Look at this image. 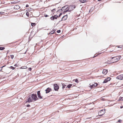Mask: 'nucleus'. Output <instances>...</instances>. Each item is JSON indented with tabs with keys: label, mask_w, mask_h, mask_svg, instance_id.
Here are the masks:
<instances>
[{
	"label": "nucleus",
	"mask_w": 123,
	"mask_h": 123,
	"mask_svg": "<svg viewBox=\"0 0 123 123\" xmlns=\"http://www.w3.org/2000/svg\"><path fill=\"white\" fill-rule=\"evenodd\" d=\"M31 97L32 98L33 100L34 101H35L38 99L36 94H32L31 95Z\"/></svg>",
	"instance_id": "f257e3e1"
},
{
	"label": "nucleus",
	"mask_w": 123,
	"mask_h": 123,
	"mask_svg": "<svg viewBox=\"0 0 123 123\" xmlns=\"http://www.w3.org/2000/svg\"><path fill=\"white\" fill-rule=\"evenodd\" d=\"M121 55H119L116 57H112L111 59H113L115 61V62H116L119 60L121 58Z\"/></svg>",
	"instance_id": "f03ea898"
},
{
	"label": "nucleus",
	"mask_w": 123,
	"mask_h": 123,
	"mask_svg": "<svg viewBox=\"0 0 123 123\" xmlns=\"http://www.w3.org/2000/svg\"><path fill=\"white\" fill-rule=\"evenodd\" d=\"M105 109H103L99 111L98 112V114L99 116H101L103 115L105 113Z\"/></svg>",
	"instance_id": "7ed1b4c3"
},
{
	"label": "nucleus",
	"mask_w": 123,
	"mask_h": 123,
	"mask_svg": "<svg viewBox=\"0 0 123 123\" xmlns=\"http://www.w3.org/2000/svg\"><path fill=\"white\" fill-rule=\"evenodd\" d=\"M76 6L75 5H73L70 6L68 7V9L69 10V12L73 10L75 8Z\"/></svg>",
	"instance_id": "20e7f679"
},
{
	"label": "nucleus",
	"mask_w": 123,
	"mask_h": 123,
	"mask_svg": "<svg viewBox=\"0 0 123 123\" xmlns=\"http://www.w3.org/2000/svg\"><path fill=\"white\" fill-rule=\"evenodd\" d=\"M54 88L55 91H57L59 88V86H58L57 84H55L54 85Z\"/></svg>",
	"instance_id": "39448f33"
},
{
	"label": "nucleus",
	"mask_w": 123,
	"mask_h": 123,
	"mask_svg": "<svg viewBox=\"0 0 123 123\" xmlns=\"http://www.w3.org/2000/svg\"><path fill=\"white\" fill-rule=\"evenodd\" d=\"M58 16L57 15H55L50 18V19L52 20H54L55 19H57Z\"/></svg>",
	"instance_id": "423d86ee"
},
{
	"label": "nucleus",
	"mask_w": 123,
	"mask_h": 123,
	"mask_svg": "<svg viewBox=\"0 0 123 123\" xmlns=\"http://www.w3.org/2000/svg\"><path fill=\"white\" fill-rule=\"evenodd\" d=\"M37 95L38 98L40 99H42L43 98L42 96L41 95L40 93V91H38L37 92Z\"/></svg>",
	"instance_id": "0eeeda50"
},
{
	"label": "nucleus",
	"mask_w": 123,
	"mask_h": 123,
	"mask_svg": "<svg viewBox=\"0 0 123 123\" xmlns=\"http://www.w3.org/2000/svg\"><path fill=\"white\" fill-rule=\"evenodd\" d=\"M116 78L117 79L122 80L123 79V74H121L117 77Z\"/></svg>",
	"instance_id": "6e6552de"
},
{
	"label": "nucleus",
	"mask_w": 123,
	"mask_h": 123,
	"mask_svg": "<svg viewBox=\"0 0 123 123\" xmlns=\"http://www.w3.org/2000/svg\"><path fill=\"white\" fill-rule=\"evenodd\" d=\"M110 78L108 77L107 78H106L104 80L103 83H105L107 82L108 81H110Z\"/></svg>",
	"instance_id": "1a4fd4ad"
},
{
	"label": "nucleus",
	"mask_w": 123,
	"mask_h": 123,
	"mask_svg": "<svg viewBox=\"0 0 123 123\" xmlns=\"http://www.w3.org/2000/svg\"><path fill=\"white\" fill-rule=\"evenodd\" d=\"M67 18L68 16L67 15H64L62 18L61 20V21L63 20L64 21L66 20L67 19Z\"/></svg>",
	"instance_id": "9d476101"
},
{
	"label": "nucleus",
	"mask_w": 123,
	"mask_h": 123,
	"mask_svg": "<svg viewBox=\"0 0 123 123\" xmlns=\"http://www.w3.org/2000/svg\"><path fill=\"white\" fill-rule=\"evenodd\" d=\"M51 90V89L49 87L47 88L45 90L46 92V93H49L50 92Z\"/></svg>",
	"instance_id": "9b49d317"
},
{
	"label": "nucleus",
	"mask_w": 123,
	"mask_h": 123,
	"mask_svg": "<svg viewBox=\"0 0 123 123\" xmlns=\"http://www.w3.org/2000/svg\"><path fill=\"white\" fill-rule=\"evenodd\" d=\"M108 72V70L106 69H104L103 70L102 73L105 75H106Z\"/></svg>",
	"instance_id": "f8f14e48"
},
{
	"label": "nucleus",
	"mask_w": 123,
	"mask_h": 123,
	"mask_svg": "<svg viewBox=\"0 0 123 123\" xmlns=\"http://www.w3.org/2000/svg\"><path fill=\"white\" fill-rule=\"evenodd\" d=\"M20 8V7L18 5H15L14 7V8L15 9L18 10Z\"/></svg>",
	"instance_id": "ddd939ff"
},
{
	"label": "nucleus",
	"mask_w": 123,
	"mask_h": 123,
	"mask_svg": "<svg viewBox=\"0 0 123 123\" xmlns=\"http://www.w3.org/2000/svg\"><path fill=\"white\" fill-rule=\"evenodd\" d=\"M33 99L31 97H29L28 99V101H27L29 102H32L33 101Z\"/></svg>",
	"instance_id": "4468645a"
},
{
	"label": "nucleus",
	"mask_w": 123,
	"mask_h": 123,
	"mask_svg": "<svg viewBox=\"0 0 123 123\" xmlns=\"http://www.w3.org/2000/svg\"><path fill=\"white\" fill-rule=\"evenodd\" d=\"M90 86H91V88H93L97 86V84L96 83H95L94 84H93L92 85H90Z\"/></svg>",
	"instance_id": "2eb2a0df"
},
{
	"label": "nucleus",
	"mask_w": 123,
	"mask_h": 123,
	"mask_svg": "<svg viewBox=\"0 0 123 123\" xmlns=\"http://www.w3.org/2000/svg\"><path fill=\"white\" fill-rule=\"evenodd\" d=\"M68 6H64L62 7L63 11H65L68 8Z\"/></svg>",
	"instance_id": "dca6fc26"
},
{
	"label": "nucleus",
	"mask_w": 123,
	"mask_h": 123,
	"mask_svg": "<svg viewBox=\"0 0 123 123\" xmlns=\"http://www.w3.org/2000/svg\"><path fill=\"white\" fill-rule=\"evenodd\" d=\"M80 2L82 3H84L87 2V0H79Z\"/></svg>",
	"instance_id": "f3484780"
},
{
	"label": "nucleus",
	"mask_w": 123,
	"mask_h": 123,
	"mask_svg": "<svg viewBox=\"0 0 123 123\" xmlns=\"http://www.w3.org/2000/svg\"><path fill=\"white\" fill-rule=\"evenodd\" d=\"M123 100V97H120L118 100V101H122Z\"/></svg>",
	"instance_id": "a211bd4d"
},
{
	"label": "nucleus",
	"mask_w": 123,
	"mask_h": 123,
	"mask_svg": "<svg viewBox=\"0 0 123 123\" xmlns=\"http://www.w3.org/2000/svg\"><path fill=\"white\" fill-rule=\"evenodd\" d=\"M62 89H64L65 88V86H66V85L64 83L62 84Z\"/></svg>",
	"instance_id": "6ab92c4d"
},
{
	"label": "nucleus",
	"mask_w": 123,
	"mask_h": 123,
	"mask_svg": "<svg viewBox=\"0 0 123 123\" xmlns=\"http://www.w3.org/2000/svg\"><path fill=\"white\" fill-rule=\"evenodd\" d=\"M69 12V9L68 8L67 10H65V11L63 12V14H65L66 12H67L68 11Z\"/></svg>",
	"instance_id": "aec40b11"
},
{
	"label": "nucleus",
	"mask_w": 123,
	"mask_h": 123,
	"mask_svg": "<svg viewBox=\"0 0 123 123\" xmlns=\"http://www.w3.org/2000/svg\"><path fill=\"white\" fill-rule=\"evenodd\" d=\"M72 86V84H70L68 85L67 86V87H66V88L68 87V88H70L71 87V86Z\"/></svg>",
	"instance_id": "412c9836"
},
{
	"label": "nucleus",
	"mask_w": 123,
	"mask_h": 123,
	"mask_svg": "<svg viewBox=\"0 0 123 123\" xmlns=\"http://www.w3.org/2000/svg\"><path fill=\"white\" fill-rule=\"evenodd\" d=\"M5 49V48L4 47H0V50H3Z\"/></svg>",
	"instance_id": "4be33fe9"
},
{
	"label": "nucleus",
	"mask_w": 123,
	"mask_h": 123,
	"mask_svg": "<svg viewBox=\"0 0 123 123\" xmlns=\"http://www.w3.org/2000/svg\"><path fill=\"white\" fill-rule=\"evenodd\" d=\"M31 25L32 26H35L36 25V24L35 23H31Z\"/></svg>",
	"instance_id": "5701e85b"
},
{
	"label": "nucleus",
	"mask_w": 123,
	"mask_h": 123,
	"mask_svg": "<svg viewBox=\"0 0 123 123\" xmlns=\"http://www.w3.org/2000/svg\"><path fill=\"white\" fill-rule=\"evenodd\" d=\"M9 68H10L11 69H12V70H14L15 69V68L12 66H10Z\"/></svg>",
	"instance_id": "b1692460"
},
{
	"label": "nucleus",
	"mask_w": 123,
	"mask_h": 123,
	"mask_svg": "<svg viewBox=\"0 0 123 123\" xmlns=\"http://www.w3.org/2000/svg\"><path fill=\"white\" fill-rule=\"evenodd\" d=\"M27 68V67L26 66H25L24 67H21V69H23V68Z\"/></svg>",
	"instance_id": "393cba45"
},
{
	"label": "nucleus",
	"mask_w": 123,
	"mask_h": 123,
	"mask_svg": "<svg viewBox=\"0 0 123 123\" xmlns=\"http://www.w3.org/2000/svg\"><path fill=\"white\" fill-rule=\"evenodd\" d=\"M63 11V8H62H62L61 9L58 10V11H57V12H59V11Z\"/></svg>",
	"instance_id": "a878e982"
},
{
	"label": "nucleus",
	"mask_w": 123,
	"mask_h": 123,
	"mask_svg": "<svg viewBox=\"0 0 123 123\" xmlns=\"http://www.w3.org/2000/svg\"><path fill=\"white\" fill-rule=\"evenodd\" d=\"M11 3L13 4H15V3H18V2H17V1H14V2H12Z\"/></svg>",
	"instance_id": "bb28decb"
},
{
	"label": "nucleus",
	"mask_w": 123,
	"mask_h": 123,
	"mask_svg": "<svg viewBox=\"0 0 123 123\" xmlns=\"http://www.w3.org/2000/svg\"><path fill=\"white\" fill-rule=\"evenodd\" d=\"M26 15L28 17H29V14L28 12H27L26 13Z\"/></svg>",
	"instance_id": "cd10ccee"
},
{
	"label": "nucleus",
	"mask_w": 123,
	"mask_h": 123,
	"mask_svg": "<svg viewBox=\"0 0 123 123\" xmlns=\"http://www.w3.org/2000/svg\"><path fill=\"white\" fill-rule=\"evenodd\" d=\"M10 57L12 59H13L14 57V55H11Z\"/></svg>",
	"instance_id": "c85d7f7f"
},
{
	"label": "nucleus",
	"mask_w": 123,
	"mask_h": 123,
	"mask_svg": "<svg viewBox=\"0 0 123 123\" xmlns=\"http://www.w3.org/2000/svg\"><path fill=\"white\" fill-rule=\"evenodd\" d=\"M75 82L76 83H78L79 82V81L77 79H76L75 80Z\"/></svg>",
	"instance_id": "c756f323"
},
{
	"label": "nucleus",
	"mask_w": 123,
	"mask_h": 123,
	"mask_svg": "<svg viewBox=\"0 0 123 123\" xmlns=\"http://www.w3.org/2000/svg\"><path fill=\"white\" fill-rule=\"evenodd\" d=\"M55 31L52 30L50 32H51V33H52V34L54 33Z\"/></svg>",
	"instance_id": "7c9ffc66"
},
{
	"label": "nucleus",
	"mask_w": 123,
	"mask_h": 123,
	"mask_svg": "<svg viewBox=\"0 0 123 123\" xmlns=\"http://www.w3.org/2000/svg\"><path fill=\"white\" fill-rule=\"evenodd\" d=\"M122 120H121L119 119L118 120V122L119 123H121L122 122Z\"/></svg>",
	"instance_id": "2f4dec72"
},
{
	"label": "nucleus",
	"mask_w": 123,
	"mask_h": 123,
	"mask_svg": "<svg viewBox=\"0 0 123 123\" xmlns=\"http://www.w3.org/2000/svg\"><path fill=\"white\" fill-rule=\"evenodd\" d=\"M61 32V30H59L57 31V32L58 33H59Z\"/></svg>",
	"instance_id": "473e14b6"
},
{
	"label": "nucleus",
	"mask_w": 123,
	"mask_h": 123,
	"mask_svg": "<svg viewBox=\"0 0 123 123\" xmlns=\"http://www.w3.org/2000/svg\"><path fill=\"white\" fill-rule=\"evenodd\" d=\"M48 16L47 15V14H45L44 15V16L46 17H47L48 16Z\"/></svg>",
	"instance_id": "72a5a7b5"
},
{
	"label": "nucleus",
	"mask_w": 123,
	"mask_h": 123,
	"mask_svg": "<svg viewBox=\"0 0 123 123\" xmlns=\"http://www.w3.org/2000/svg\"><path fill=\"white\" fill-rule=\"evenodd\" d=\"M18 65L17 64H16L14 65V66L15 67H17L18 66Z\"/></svg>",
	"instance_id": "f704fd0d"
},
{
	"label": "nucleus",
	"mask_w": 123,
	"mask_h": 123,
	"mask_svg": "<svg viewBox=\"0 0 123 123\" xmlns=\"http://www.w3.org/2000/svg\"><path fill=\"white\" fill-rule=\"evenodd\" d=\"M62 13H61L59 15L58 17H59L62 14Z\"/></svg>",
	"instance_id": "c9c22d12"
},
{
	"label": "nucleus",
	"mask_w": 123,
	"mask_h": 123,
	"mask_svg": "<svg viewBox=\"0 0 123 123\" xmlns=\"http://www.w3.org/2000/svg\"><path fill=\"white\" fill-rule=\"evenodd\" d=\"M55 8L54 9L52 10H51V11L52 12H53L54 11H55Z\"/></svg>",
	"instance_id": "e433bc0d"
},
{
	"label": "nucleus",
	"mask_w": 123,
	"mask_h": 123,
	"mask_svg": "<svg viewBox=\"0 0 123 123\" xmlns=\"http://www.w3.org/2000/svg\"><path fill=\"white\" fill-rule=\"evenodd\" d=\"M28 70L30 71H31V68H29L28 69Z\"/></svg>",
	"instance_id": "4c0bfd02"
},
{
	"label": "nucleus",
	"mask_w": 123,
	"mask_h": 123,
	"mask_svg": "<svg viewBox=\"0 0 123 123\" xmlns=\"http://www.w3.org/2000/svg\"><path fill=\"white\" fill-rule=\"evenodd\" d=\"M29 6V5L28 4H27L26 6V7H28Z\"/></svg>",
	"instance_id": "58836bf2"
},
{
	"label": "nucleus",
	"mask_w": 123,
	"mask_h": 123,
	"mask_svg": "<svg viewBox=\"0 0 123 123\" xmlns=\"http://www.w3.org/2000/svg\"><path fill=\"white\" fill-rule=\"evenodd\" d=\"M30 106V105H27V107H29Z\"/></svg>",
	"instance_id": "ea45409f"
},
{
	"label": "nucleus",
	"mask_w": 123,
	"mask_h": 123,
	"mask_svg": "<svg viewBox=\"0 0 123 123\" xmlns=\"http://www.w3.org/2000/svg\"><path fill=\"white\" fill-rule=\"evenodd\" d=\"M3 13H4L2 12H0V14H3Z\"/></svg>",
	"instance_id": "a19ab883"
},
{
	"label": "nucleus",
	"mask_w": 123,
	"mask_h": 123,
	"mask_svg": "<svg viewBox=\"0 0 123 123\" xmlns=\"http://www.w3.org/2000/svg\"><path fill=\"white\" fill-rule=\"evenodd\" d=\"M91 118V117H89V118H86V120H87L88 119H90V118Z\"/></svg>",
	"instance_id": "79ce46f5"
},
{
	"label": "nucleus",
	"mask_w": 123,
	"mask_h": 123,
	"mask_svg": "<svg viewBox=\"0 0 123 123\" xmlns=\"http://www.w3.org/2000/svg\"><path fill=\"white\" fill-rule=\"evenodd\" d=\"M48 34H52V33H51V32H49V34H48Z\"/></svg>",
	"instance_id": "37998d69"
},
{
	"label": "nucleus",
	"mask_w": 123,
	"mask_h": 123,
	"mask_svg": "<svg viewBox=\"0 0 123 123\" xmlns=\"http://www.w3.org/2000/svg\"><path fill=\"white\" fill-rule=\"evenodd\" d=\"M6 66V65H5V66H3L2 67H1V68L2 69V68L3 67H5V66Z\"/></svg>",
	"instance_id": "c03bdc74"
},
{
	"label": "nucleus",
	"mask_w": 123,
	"mask_h": 123,
	"mask_svg": "<svg viewBox=\"0 0 123 123\" xmlns=\"http://www.w3.org/2000/svg\"><path fill=\"white\" fill-rule=\"evenodd\" d=\"M122 108H123V106H121L120 107V108L122 109Z\"/></svg>",
	"instance_id": "a18cd8bd"
},
{
	"label": "nucleus",
	"mask_w": 123,
	"mask_h": 123,
	"mask_svg": "<svg viewBox=\"0 0 123 123\" xmlns=\"http://www.w3.org/2000/svg\"><path fill=\"white\" fill-rule=\"evenodd\" d=\"M10 52L9 50H8V51H7V54L8 52Z\"/></svg>",
	"instance_id": "49530a36"
},
{
	"label": "nucleus",
	"mask_w": 123,
	"mask_h": 123,
	"mask_svg": "<svg viewBox=\"0 0 123 123\" xmlns=\"http://www.w3.org/2000/svg\"><path fill=\"white\" fill-rule=\"evenodd\" d=\"M98 1H100L101 0H98Z\"/></svg>",
	"instance_id": "de8ad7c7"
},
{
	"label": "nucleus",
	"mask_w": 123,
	"mask_h": 123,
	"mask_svg": "<svg viewBox=\"0 0 123 123\" xmlns=\"http://www.w3.org/2000/svg\"><path fill=\"white\" fill-rule=\"evenodd\" d=\"M52 31H55V29H53Z\"/></svg>",
	"instance_id": "09e8293b"
},
{
	"label": "nucleus",
	"mask_w": 123,
	"mask_h": 123,
	"mask_svg": "<svg viewBox=\"0 0 123 123\" xmlns=\"http://www.w3.org/2000/svg\"><path fill=\"white\" fill-rule=\"evenodd\" d=\"M94 56V57H93V58H94V57H95V56Z\"/></svg>",
	"instance_id": "8fccbe9b"
},
{
	"label": "nucleus",
	"mask_w": 123,
	"mask_h": 123,
	"mask_svg": "<svg viewBox=\"0 0 123 123\" xmlns=\"http://www.w3.org/2000/svg\"><path fill=\"white\" fill-rule=\"evenodd\" d=\"M61 21H59V22H60Z\"/></svg>",
	"instance_id": "3c124183"
},
{
	"label": "nucleus",
	"mask_w": 123,
	"mask_h": 123,
	"mask_svg": "<svg viewBox=\"0 0 123 123\" xmlns=\"http://www.w3.org/2000/svg\"><path fill=\"white\" fill-rule=\"evenodd\" d=\"M114 62H112V63H114Z\"/></svg>",
	"instance_id": "603ef678"
},
{
	"label": "nucleus",
	"mask_w": 123,
	"mask_h": 123,
	"mask_svg": "<svg viewBox=\"0 0 123 123\" xmlns=\"http://www.w3.org/2000/svg\"><path fill=\"white\" fill-rule=\"evenodd\" d=\"M101 53H100V54H101Z\"/></svg>",
	"instance_id": "864d4df0"
}]
</instances>
